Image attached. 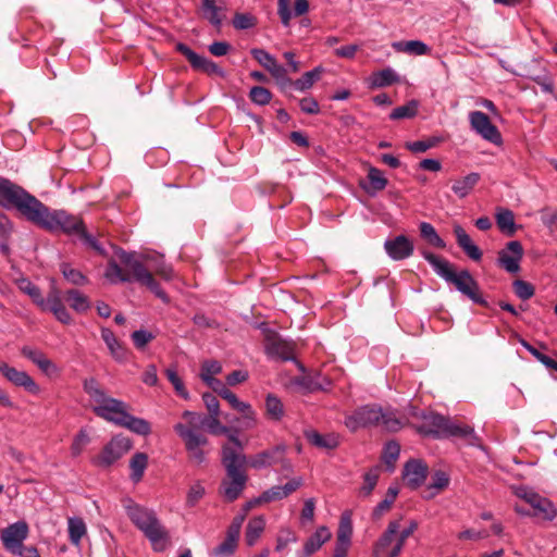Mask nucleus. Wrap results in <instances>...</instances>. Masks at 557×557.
<instances>
[{"label":"nucleus","mask_w":557,"mask_h":557,"mask_svg":"<svg viewBox=\"0 0 557 557\" xmlns=\"http://www.w3.org/2000/svg\"><path fill=\"white\" fill-rule=\"evenodd\" d=\"M18 194H11L16 202V210L27 221L50 232L61 231L67 235H77L83 231L84 222L78 216L72 215L64 210L50 211L35 196L25 189H16Z\"/></svg>","instance_id":"f257e3e1"},{"label":"nucleus","mask_w":557,"mask_h":557,"mask_svg":"<svg viewBox=\"0 0 557 557\" xmlns=\"http://www.w3.org/2000/svg\"><path fill=\"white\" fill-rule=\"evenodd\" d=\"M244 445L239 438L230 435V443L222 446V465L225 468V478L221 482V494L227 502L239 497L248 481L246 474L247 458L243 453Z\"/></svg>","instance_id":"f03ea898"},{"label":"nucleus","mask_w":557,"mask_h":557,"mask_svg":"<svg viewBox=\"0 0 557 557\" xmlns=\"http://www.w3.org/2000/svg\"><path fill=\"white\" fill-rule=\"evenodd\" d=\"M116 256L121 263L132 273L123 271L119 263L111 259L106 270V277L112 282H131L135 280L148 287L158 298L164 302L169 301L165 292L160 287L159 283L153 278L152 273L144 265L143 261L135 257V253L126 252L122 249L116 251Z\"/></svg>","instance_id":"7ed1b4c3"},{"label":"nucleus","mask_w":557,"mask_h":557,"mask_svg":"<svg viewBox=\"0 0 557 557\" xmlns=\"http://www.w3.org/2000/svg\"><path fill=\"white\" fill-rule=\"evenodd\" d=\"M422 256L432 265L435 273L448 284L454 285L459 293L468 297L474 304L488 307V302L481 294L478 282L467 269L457 272L454 264L448 260L431 251H423Z\"/></svg>","instance_id":"20e7f679"},{"label":"nucleus","mask_w":557,"mask_h":557,"mask_svg":"<svg viewBox=\"0 0 557 557\" xmlns=\"http://www.w3.org/2000/svg\"><path fill=\"white\" fill-rule=\"evenodd\" d=\"M407 424V418L393 409L383 410L375 405H366L345 418V425L352 432L360 428L380 425L388 432H397Z\"/></svg>","instance_id":"39448f33"},{"label":"nucleus","mask_w":557,"mask_h":557,"mask_svg":"<svg viewBox=\"0 0 557 557\" xmlns=\"http://www.w3.org/2000/svg\"><path fill=\"white\" fill-rule=\"evenodd\" d=\"M184 422L174 425L175 433L183 441L187 451L188 460L196 466L202 465L207 459L209 449L208 437L197 430V425L201 422L194 411L185 410L182 413Z\"/></svg>","instance_id":"423d86ee"},{"label":"nucleus","mask_w":557,"mask_h":557,"mask_svg":"<svg viewBox=\"0 0 557 557\" xmlns=\"http://www.w3.org/2000/svg\"><path fill=\"white\" fill-rule=\"evenodd\" d=\"M92 411L99 418L125 428L138 435H149L151 433L150 423L127 412V405L116 398L111 397L103 405L92 406Z\"/></svg>","instance_id":"0eeeda50"},{"label":"nucleus","mask_w":557,"mask_h":557,"mask_svg":"<svg viewBox=\"0 0 557 557\" xmlns=\"http://www.w3.org/2000/svg\"><path fill=\"white\" fill-rule=\"evenodd\" d=\"M132 522L148 537L156 552H163L169 544L168 531L161 525L156 513L138 505L127 507Z\"/></svg>","instance_id":"6e6552de"},{"label":"nucleus","mask_w":557,"mask_h":557,"mask_svg":"<svg viewBox=\"0 0 557 557\" xmlns=\"http://www.w3.org/2000/svg\"><path fill=\"white\" fill-rule=\"evenodd\" d=\"M406 540L399 533V520L389 521L373 546L374 557H398Z\"/></svg>","instance_id":"1a4fd4ad"},{"label":"nucleus","mask_w":557,"mask_h":557,"mask_svg":"<svg viewBox=\"0 0 557 557\" xmlns=\"http://www.w3.org/2000/svg\"><path fill=\"white\" fill-rule=\"evenodd\" d=\"M132 441L126 436H113L101 453L94 459V462L99 467H110L122 458L132 448Z\"/></svg>","instance_id":"9d476101"},{"label":"nucleus","mask_w":557,"mask_h":557,"mask_svg":"<svg viewBox=\"0 0 557 557\" xmlns=\"http://www.w3.org/2000/svg\"><path fill=\"white\" fill-rule=\"evenodd\" d=\"M469 123L471 129L483 139L494 144H502V135L498 128L492 123L488 115L482 111H472L469 113Z\"/></svg>","instance_id":"9b49d317"},{"label":"nucleus","mask_w":557,"mask_h":557,"mask_svg":"<svg viewBox=\"0 0 557 557\" xmlns=\"http://www.w3.org/2000/svg\"><path fill=\"white\" fill-rule=\"evenodd\" d=\"M28 533V524L24 520H20L2 529L0 539L8 552L15 553L24 545L23 543L27 539Z\"/></svg>","instance_id":"f8f14e48"},{"label":"nucleus","mask_w":557,"mask_h":557,"mask_svg":"<svg viewBox=\"0 0 557 557\" xmlns=\"http://www.w3.org/2000/svg\"><path fill=\"white\" fill-rule=\"evenodd\" d=\"M0 372L15 387L24 388L33 395L40 393L39 385L27 372L11 367L5 362L0 363Z\"/></svg>","instance_id":"ddd939ff"},{"label":"nucleus","mask_w":557,"mask_h":557,"mask_svg":"<svg viewBox=\"0 0 557 557\" xmlns=\"http://www.w3.org/2000/svg\"><path fill=\"white\" fill-rule=\"evenodd\" d=\"M523 247L520 242L511 240L498 252L497 262L500 268L509 273L520 270V261L523 257Z\"/></svg>","instance_id":"4468645a"},{"label":"nucleus","mask_w":557,"mask_h":557,"mask_svg":"<svg viewBox=\"0 0 557 557\" xmlns=\"http://www.w3.org/2000/svg\"><path fill=\"white\" fill-rule=\"evenodd\" d=\"M176 49L188 60L195 70L201 71L208 75L224 76V71L216 63L197 54L185 44H177Z\"/></svg>","instance_id":"2eb2a0df"},{"label":"nucleus","mask_w":557,"mask_h":557,"mask_svg":"<svg viewBox=\"0 0 557 557\" xmlns=\"http://www.w3.org/2000/svg\"><path fill=\"white\" fill-rule=\"evenodd\" d=\"M38 307L41 310L52 312L55 319L63 324L72 322L71 314L62 301L61 292L54 286L49 290L47 298H44V304Z\"/></svg>","instance_id":"dca6fc26"},{"label":"nucleus","mask_w":557,"mask_h":557,"mask_svg":"<svg viewBox=\"0 0 557 557\" xmlns=\"http://www.w3.org/2000/svg\"><path fill=\"white\" fill-rule=\"evenodd\" d=\"M519 496L534 509L531 516H536L547 521H552L556 517L557 510L549 499L534 492H524L523 494H519Z\"/></svg>","instance_id":"f3484780"},{"label":"nucleus","mask_w":557,"mask_h":557,"mask_svg":"<svg viewBox=\"0 0 557 557\" xmlns=\"http://www.w3.org/2000/svg\"><path fill=\"white\" fill-rule=\"evenodd\" d=\"M414 417H419L423 420V423L418 426V432L423 435H431L440 438L443 435L446 417L434 413L422 411L420 414L413 412Z\"/></svg>","instance_id":"a211bd4d"},{"label":"nucleus","mask_w":557,"mask_h":557,"mask_svg":"<svg viewBox=\"0 0 557 557\" xmlns=\"http://www.w3.org/2000/svg\"><path fill=\"white\" fill-rule=\"evenodd\" d=\"M285 453L286 446L280 444L251 456L249 459H247V465L258 470L265 467H270L272 465L278 463L282 457L285 456Z\"/></svg>","instance_id":"6ab92c4d"},{"label":"nucleus","mask_w":557,"mask_h":557,"mask_svg":"<svg viewBox=\"0 0 557 557\" xmlns=\"http://www.w3.org/2000/svg\"><path fill=\"white\" fill-rule=\"evenodd\" d=\"M442 437H458L465 440L470 446L480 445V438L474 433L473 428L458 423L449 418L446 419Z\"/></svg>","instance_id":"aec40b11"},{"label":"nucleus","mask_w":557,"mask_h":557,"mask_svg":"<svg viewBox=\"0 0 557 557\" xmlns=\"http://www.w3.org/2000/svg\"><path fill=\"white\" fill-rule=\"evenodd\" d=\"M384 248L393 260H404L413 252V244L405 235H398L393 239H387L384 243Z\"/></svg>","instance_id":"412c9836"},{"label":"nucleus","mask_w":557,"mask_h":557,"mask_svg":"<svg viewBox=\"0 0 557 557\" xmlns=\"http://www.w3.org/2000/svg\"><path fill=\"white\" fill-rule=\"evenodd\" d=\"M428 475V466L418 459L409 460L404 468V481L411 488L419 487Z\"/></svg>","instance_id":"4be33fe9"},{"label":"nucleus","mask_w":557,"mask_h":557,"mask_svg":"<svg viewBox=\"0 0 557 557\" xmlns=\"http://www.w3.org/2000/svg\"><path fill=\"white\" fill-rule=\"evenodd\" d=\"M331 537L332 533L329 528L324 525L319 527L315 532L307 539L298 557H310L318 552L324 543L329 542Z\"/></svg>","instance_id":"5701e85b"},{"label":"nucleus","mask_w":557,"mask_h":557,"mask_svg":"<svg viewBox=\"0 0 557 557\" xmlns=\"http://www.w3.org/2000/svg\"><path fill=\"white\" fill-rule=\"evenodd\" d=\"M454 234L458 246L470 259L473 261H480L482 259V251L475 244H473L472 239L462 226L459 224L454 225Z\"/></svg>","instance_id":"b1692460"},{"label":"nucleus","mask_w":557,"mask_h":557,"mask_svg":"<svg viewBox=\"0 0 557 557\" xmlns=\"http://www.w3.org/2000/svg\"><path fill=\"white\" fill-rule=\"evenodd\" d=\"M194 414L196 417L199 418V420L201 421L198 425H197V430L198 431H201L202 428H207L208 432L213 434V435H226L227 436V442L226 443H230V435L233 434L235 436H237L235 433L231 432V430L223 425L219 419V416H202L198 412H195L194 411Z\"/></svg>","instance_id":"393cba45"},{"label":"nucleus","mask_w":557,"mask_h":557,"mask_svg":"<svg viewBox=\"0 0 557 557\" xmlns=\"http://www.w3.org/2000/svg\"><path fill=\"white\" fill-rule=\"evenodd\" d=\"M83 389L88 395L92 406L103 405L111 397L95 377H86L83 381Z\"/></svg>","instance_id":"a878e982"},{"label":"nucleus","mask_w":557,"mask_h":557,"mask_svg":"<svg viewBox=\"0 0 557 557\" xmlns=\"http://www.w3.org/2000/svg\"><path fill=\"white\" fill-rule=\"evenodd\" d=\"M22 355L34 362L44 373L50 375L58 372V367L39 350L23 347Z\"/></svg>","instance_id":"bb28decb"},{"label":"nucleus","mask_w":557,"mask_h":557,"mask_svg":"<svg viewBox=\"0 0 557 557\" xmlns=\"http://www.w3.org/2000/svg\"><path fill=\"white\" fill-rule=\"evenodd\" d=\"M305 437L311 445L327 450L335 449L339 445L338 435L333 433L320 434L314 430H309L305 432Z\"/></svg>","instance_id":"cd10ccee"},{"label":"nucleus","mask_w":557,"mask_h":557,"mask_svg":"<svg viewBox=\"0 0 557 557\" xmlns=\"http://www.w3.org/2000/svg\"><path fill=\"white\" fill-rule=\"evenodd\" d=\"M220 396L225 399L234 410L243 413L244 418L248 420L247 425H250L255 422V412L248 403L239 400L237 396L227 387L220 394Z\"/></svg>","instance_id":"c85d7f7f"},{"label":"nucleus","mask_w":557,"mask_h":557,"mask_svg":"<svg viewBox=\"0 0 557 557\" xmlns=\"http://www.w3.org/2000/svg\"><path fill=\"white\" fill-rule=\"evenodd\" d=\"M101 337H102L103 342L106 343L108 349L110 350L111 356L116 361L121 362V361L126 360V357H127L126 349L117 341L114 333L110 329L103 327L101 330Z\"/></svg>","instance_id":"c756f323"},{"label":"nucleus","mask_w":557,"mask_h":557,"mask_svg":"<svg viewBox=\"0 0 557 557\" xmlns=\"http://www.w3.org/2000/svg\"><path fill=\"white\" fill-rule=\"evenodd\" d=\"M368 184L362 185L364 191L369 195H375L387 186V178L383 172L376 168H370L368 171Z\"/></svg>","instance_id":"7c9ffc66"},{"label":"nucleus","mask_w":557,"mask_h":557,"mask_svg":"<svg viewBox=\"0 0 557 557\" xmlns=\"http://www.w3.org/2000/svg\"><path fill=\"white\" fill-rule=\"evenodd\" d=\"M15 189L24 188L5 177L0 176V206L16 209V200L11 197V194H18Z\"/></svg>","instance_id":"2f4dec72"},{"label":"nucleus","mask_w":557,"mask_h":557,"mask_svg":"<svg viewBox=\"0 0 557 557\" xmlns=\"http://www.w3.org/2000/svg\"><path fill=\"white\" fill-rule=\"evenodd\" d=\"M479 181L480 174L472 172L459 180H456L451 189L459 198H465L472 191Z\"/></svg>","instance_id":"473e14b6"},{"label":"nucleus","mask_w":557,"mask_h":557,"mask_svg":"<svg viewBox=\"0 0 557 557\" xmlns=\"http://www.w3.org/2000/svg\"><path fill=\"white\" fill-rule=\"evenodd\" d=\"M496 223L500 232L507 236H512L517 232L513 212L509 209L498 208L496 211Z\"/></svg>","instance_id":"72a5a7b5"},{"label":"nucleus","mask_w":557,"mask_h":557,"mask_svg":"<svg viewBox=\"0 0 557 557\" xmlns=\"http://www.w3.org/2000/svg\"><path fill=\"white\" fill-rule=\"evenodd\" d=\"M267 351L269 355L282 360H290L294 358L292 346L281 338L270 339L267 344Z\"/></svg>","instance_id":"f704fd0d"},{"label":"nucleus","mask_w":557,"mask_h":557,"mask_svg":"<svg viewBox=\"0 0 557 557\" xmlns=\"http://www.w3.org/2000/svg\"><path fill=\"white\" fill-rule=\"evenodd\" d=\"M264 528L265 521L263 517L259 516L250 519L245 532L246 544L250 547L253 546L263 533Z\"/></svg>","instance_id":"c9c22d12"},{"label":"nucleus","mask_w":557,"mask_h":557,"mask_svg":"<svg viewBox=\"0 0 557 557\" xmlns=\"http://www.w3.org/2000/svg\"><path fill=\"white\" fill-rule=\"evenodd\" d=\"M147 466L148 455L145 453H136L129 460V468L132 470L131 479L136 483L139 482L143 479Z\"/></svg>","instance_id":"e433bc0d"},{"label":"nucleus","mask_w":557,"mask_h":557,"mask_svg":"<svg viewBox=\"0 0 557 557\" xmlns=\"http://www.w3.org/2000/svg\"><path fill=\"white\" fill-rule=\"evenodd\" d=\"M66 300L72 309L77 312H85L90 308V302L87 296L77 289H69L65 293Z\"/></svg>","instance_id":"4c0bfd02"},{"label":"nucleus","mask_w":557,"mask_h":557,"mask_svg":"<svg viewBox=\"0 0 557 557\" xmlns=\"http://www.w3.org/2000/svg\"><path fill=\"white\" fill-rule=\"evenodd\" d=\"M398 81V76L392 69H384L371 76V87L381 88L391 86Z\"/></svg>","instance_id":"58836bf2"},{"label":"nucleus","mask_w":557,"mask_h":557,"mask_svg":"<svg viewBox=\"0 0 557 557\" xmlns=\"http://www.w3.org/2000/svg\"><path fill=\"white\" fill-rule=\"evenodd\" d=\"M398 51L413 55H423L430 51V48L420 40L399 41L393 45Z\"/></svg>","instance_id":"ea45409f"},{"label":"nucleus","mask_w":557,"mask_h":557,"mask_svg":"<svg viewBox=\"0 0 557 557\" xmlns=\"http://www.w3.org/2000/svg\"><path fill=\"white\" fill-rule=\"evenodd\" d=\"M352 522L348 513H343L336 533V543L351 544Z\"/></svg>","instance_id":"a19ab883"},{"label":"nucleus","mask_w":557,"mask_h":557,"mask_svg":"<svg viewBox=\"0 0 557 557\" xmlns=\"http://www.w3.org/2000/svg\"><path fill=\"white\" fill-rule=\"evenodd\" d=\"M265 413L267 417L273 421H280L284 416L283 404L273 394H269L265 398Z\"/></svg>","instance_id":"79ce46f5"},{"label":"nucleus","mask_w":557,"mask_h":557,"mask_svg":"<svg viewBox=\"0 0 557 557\" xmlns=\"http://www.w3.org/2000/svg\"><path fill=\"white\" fill-rule=\"evenodd\" d=\"M420 234L423 239H425L430 245L436 248H445V242L438 236L434 226L428 222L420 223Z\"/></svg>","instance_id":"37998d69"},{"label":"nucleus","mask_w":557,"mask_h":557,"mask_svg":"<svg viewBox=\"0 0 557 557\" xmlns=\"http://www.w3.org/2000/svg\"><path fill=\"white\" fill-rule=\"evenodd\" d=\"M400 446L397 442L391 441L385 444L382 460L386 465L388 471H393L395 468V462L399 457Z\"/></svg>","instance_id":"c03bdc74"},{"label":"nucleus","mask_w":557,"mask_h":557,"mask_svg":"<svg viewBox=\"0 0 557 557\" xmlns=\"http://www.w3.org/2000/svg\"><path fill=\"white\" fill-rule=\"evenodd\" d=\"M419 102L410 100L408 103L395 108L391 114V120L412 119L418 114Z\"/></svg>","instance_id":"a18cd8bd"},{"label":"nucleus","mask_w":557,"mask_h":557,"mask_svg":"<svg viewBox=\"0 0 557 557\" xmlns=\"http://www.w3.org/2000/svg\"><path fill=\"white\" fill-rule=\"evenodd\" d=\"M69 537L72 544L78 545L82 537L86 534V524L81 518H70Z\"/></svg>","instance_id":"49530a36"},{"label":"nucleus","mask_w":557,"mask_h":557,"mask_svg":"<svg viewBox=\"0 0 557 557\" xmlns=\"http://www.w3.org/2000/svg\"><path fill=\"white\" fill-rule=\"evenodd\" d=\"M322 67H315L312 71L306 72L300 78L293 82V86L297 90H306L309 89L315 81H318L322 73Z\"/></svg>","instance_id":"de8ad7c7"},{"label":"nucleus","mask_w":557,"mask_h":557,"mask_svg":"<svg viewBox=\"0 0 557 557\" xmlns=\"http://www.w3.org/2000/svg\"><path fill=\"white\" fill-rule=\"evenodd\" d=\"M144 259L146 261H154L153 264H151L153 271L156 274L161 276L165 281H171L174 277V271L170 264H166L162 258H152L150 256H145Z\"/></svg>","instance_id":"09e8293b"},{"label":"nucleus","mask_w":557,"mask_h":557,"mask_svg":"<svg viewBox=\"0 0 557 557\" xmlns=\"http://www.w3.org/2000/svg\"><path fill=\"white\" fill-rule=\"evenodd\" d=\"M299 383L310 392L326 391L332 384L329 379L322 377L321 375H317L314 377H302L299 380Z\"/></svg>","instance_id":"8fccbe9b"},{"label":"nucleus","mask_w":557,"mask_h":557,"mask_svg":"<svg viewBox=\"0 0 557 557\" xmlns=\"http://www.w3.org/2000/svg\"><path fill=\"white\" fill-rule=\"evenodd\" d=\"M282 89L292 86L293 81L287 76V70L277 61L268 70Z\"/></svg>","instance_id":"3c124183"},{"label":"nucleus","mask_w":557,"mask_h":557,"mask_svg":"<svg viewBox=\"0 0 557 557\" xmlns=\"http://www.w3.org/2000/svg\"><path fill=\"white\" fill-rule=\"evenodd\" d=\"M202 9L205 17L215 27H220L222 24V17L220 16V8L215 5L214 0H203Z\"/></svg>","instance_id":"603ef678"},{"label":"nucleus","mask_w":557,"mask_h":557,"mask_svg":"<svg viewBox=\"0 0 557 557\" xmlns=\"http://www.w3.org/2000/svg\"><path fill=\"white\" fill-rule=\"evenodd\" d=\"M398 495V488L389 487L385 495V498L377 504V506L373 510V516L375 518H380L385 511L389 510L393 503L395 502Z\"/></svg>","instance_id":"864d4df0"},{"label":"nucleus","mask_w":557,"mask_h":557,"mask_svg":"<svg viewBox=\"0 0 557 557\" xmlns=\"http://www.w3.org/2000/svg\"><path fill=\"white\" fill-rule=\"evenodd\" d=\"M18 287L22 292L27 294L37 306L44 304V297L41 295L40 288L33 284L30 281L26 278L21 280Z\"/></svg>","instance_id":"5fc2aeb1"},{"label":"nucleus","mask_w":557,"mask_h":557,"mask_svg":"<svg viewBox=\"0 0 557 557\" xmlns=\"http://www.w3.org/2000/svg\"><path fill=\"white\" fill-rule=\"evenodd\" d=\"M249 99L258 106H265L271 101L272 94L265 87L253 86L249 91Z\"/></svg>","instance_id":"6e6d98bb"},{"label":"nucleus","mask_w":557,"mask_h":557,"mask_svg":"<svg viewBox=\"0 0 557 557\" xmlns=\"http://www.w3.org/2000/svg\"><path fill=\"white\" fill-rule=\"evenodd\" d=\"M165 375H166L168 380L171 382V384L173 385L176 394L184 399H188L189 393L186 389L182 379L178 376L176 370L169 368L165 371Z\"/></svg>","instance_id":"4d7b16f0"},{"label":"nucleus","mask_w":557,"mask_h":557,"mask_svg":"<svg viewBox=\"0 0 557 557\" xmlns=\"http://www.w3.org/2000/svg\"><path fill=\"white\" fill-rule=\"evenodd\" d=\"M238 542L225 537L221 544L214 547L211 552V555L214 557H231L236 548Z\"/></svg>","instance_id":"13d9d810"},{"label":"nucleus","mask_w":557,"mask_h":557,"mask_svg":"<svg viewBox=\"0 0 557 557\" xmlns=\"http://www.w3.org/2000/svg\"><path fill=\"white\" fill-rule=\"evenodd\" d=\"M63 276L74 285H84L87 283L86 276L78 270L71 268L67 263L61 264Z\"/></svg>","instance_id":"bf43d9fd"},{"label":"nucleus","mask_w":557,"mask_h":557,"mask_svg":"<svg viewBox=\"0 0 557 557\" xmlns=\"http://www.w3.org/2000/svg\"><path fill=\"white\" fill-rule=\"evenodd\" d=\"M449 483L447 474L443 471H437L432 478V483L428 486L430 494L425 497H433L437 492L444 490Z\"/></svg>","instance_id":"052dcab7"},{"label":"nucleus","mask_w":557,"mask_h":557,"mask_svg":"<svg viewBox=\"0 0 557 557\" xmlns=\"http://www.w3.org/2000/svg\"><path fill=\"white\" fill-rule=\"evenodd\" d=\"M363 485L360 488V494L363 496H369L371 492L374 490L377 480H379V468L375 467L368 471L363 476Z\"/></svg>","instance_id":"680f3d73"},{"label":"nucleus","mask_w":557,"mask_h":557,"mask_svg":"<svg viewBox=\"0 0 557 557\" xmlns=\"http://www.w3.org/2000/svg\"><path fill=\"white\" fill-rule=\"evenodd\" d=\"M222 366L216 360H207L201 366L200 379L207 381L208 379L214 377V375L221 373Z\"/></svg>","instance_id":"e2e57ef3"},{"label":"nucleus","mask_w":557,"mask_h":557,"mask_svg":"<svg viewBox=\"0 0 557 557\" xmlns=\"http://www.w3.org/2000/svg\"><path fill=\"white\" fill-rule=\"evenodd\" d=\"M250 53L253 59L267 71L276 62V59L263 49L253 48L251 49Z\"/></svg>","instance_id":"0e129e2a"},{"label":"nucleus","mask_w":557,"mask_h":557,"mask_svg":"<svg viewBox=\"0 0 557 557\" xmlns=\"http://www.w3.org/2000/svg\"><path fill=\"white\" fill-rule=\"evenodd\" d=\"M513 290L516 295L522 300L530 299L534 295L533 285L523 280H516L513 282Z\"/></svg>","instance_id":"69168bd1"},{"label":"nucleus","mask_w":557,"mask_h":557,"mask_svg":"<svg viewBox=\"0 0 557 557\" xmlns=\"http://www.w3.org/2000/svg\"><path fill=\"white\" fill-rule=\"evenodd\" d=\"M89 436L86 431L81 430L78 434L74 437L73 443L71 445V453L74 457L82 454L86 445L89 443Z\"/></svg>","instance_id":"338daca9"},{"label":"nucleus","mask_w":557,"mask_h":557,"mask_svg":"<svg viewBox=\"0 0 557 557\" xmlns=\"http://www.w3.org/2000/svg\"><path fill=\"white\" fill-rule=\"evenodd\" d=\"M296 542H297V536H296L295 532H293L289 529L282 530L276 539L275 550L282 552L283 549H285L288 546V544L296 543Z\"/></svg>","instance_id":"774afa93"}]
</instances>
